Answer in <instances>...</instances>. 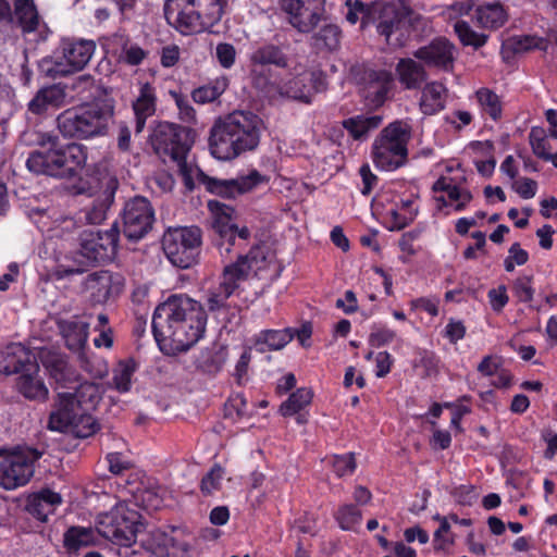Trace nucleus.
<instances>
[{"mask_svg": "<svg viewBox=\"0 0 557 557\" xmlns=\"http://www.w3.org/2000/svg\"><path fill=\"white\" fill-rule=\"evenodd\" d=\"M325 0H281L288 22L300 33L313 30L321 21Z\"/></svg>", "mask_w": 557, "mask_h": 557, "instance_id": "nucleus-15", "label": "nucleus"}, {"mask_svg": "<svg viewBox=\"0 0 557 557\" xmlns=\"http://www.w3.org/2000/svg\"><path fill=\"white\" fill-rule=\"evenodd\" d=\"M207 314L202 305L186 295H173L159 305L152 317V331L162 350L185 351L203 335Z\"/></svg>", "mask_w": 557, "mask_h": 557, "instance_id": "nucleus-2", "label": "nucleus"}, {"mask_svg": "<svg viewBox=\"0 0 557 557\" xmlns=\"http://www.w3.org/2000/svg\"><path fill=\"white\" fill-rule=\"evenodd\" d=\"M65 91L59 85L41 88L28 103V109L35 114H41L48 109L60 108L64 104Z\"/></svg>", "mask_w": 557, "mask_h": 557, "instance_id": "nucleus-33", "label": "nucleus"}, {"mask_svg": "<svg viewBox=\"0 0 557 557\" xmlns=\"http://www.w3.org/2000/svg\"><path fill=\"white\" fill-rule=\"evenodd\" d=\"M473 3L469 0L457 1L442 11V16L446 22L454 23V30L463 46H471L475 49L484 46L487 36L472 29L468 22L462 17L471 13Z\"/></svg>", "mask_w": 557, "mask_h": 557, "instance_id": "nucleus-17", "label": "nucleus"}, {"mask_svg": "<svg viewBox=\"0 0 557 557\" xmlns=\"http://www.w3.org/2000/svg\"><path fill=\"white\" fill-rule=\"evenodd\" d=\"M435 193L443 191L447 195L445 197H436L438 208H450L455 212L463 211L472 201V194L469 189L458 186L454 183L451 177L441 176L433 185Z\"/></svg>", "mask_w": 557, "mask_h": 557, "instance_id": "nucleus-21", "label": "nucleus"}, {"mask_svg": "<svg viewBox=\"0 0 557 557\" xmlns=\"http://www.w3.org/2000/svg\"><path fill=\"white\" fill-rule=\"evenodd\" d=\"M529 260V253L521 248L519 243H515L508 250V256L504 260V267L507 272H512L517 265H523Z\"/></svg>", "mask_w": 557, "mask_h": 557, "instance_id": "nucleus-53", "label": "nucleus"}, {"mask_svg": "<svg viewBox=\"0 0 557 557\" xmlns=\"http://www.w3.org/2000/svg\"><path fill=\"white\" fill-rule=\"evenodd\" d=\"M208 209L212 215V227L216 234V247L221 257L227 258L233 252L237 253V260L240 251L250 239V230L247 226L238 227L234 223L235 210L218 200H209Z\"/></svg>", "mask_w": 557, "mask_h": 557, "instance_id": "nucleus-9", "label": "nucleus"}, {"mask_svg": "<svg viewBox=\"0 0 557 557\" xmlns=\"http://www.w3.org/2000/svg\"><path fill=\"white\" fill-rule=\"evenodd\" d=\"M487 297L490 305L495 312H500L509 301L505 285H499L497 288L490 289Z\"/></svg>", "mask_w": 557, "mask_h": 557, "instance_id": "nucleus-56", "label": "nucleus"}, {"mask_svg": "<svg viewBox=\"0 0 557 557\" xmlns=\"http://www.w3.org/2000/svg\"><path fill=\"white\" fill-rule=\"evenodd\" d=\"M61 149L63 164L67 176H72L82 169L87 160L86 148L79 144H70Z\"/></svg>", "mask_w": 557, "mask_h": 557, "instance_id": "nucleus-42", "label": "nucleus"}, {"mask_svg": "<svg viewBox=\"0 0 557 557\" xmlns=\"http://www.w3.org/2000/svg\"><path fill=\"white\" fill-rule=\"evenodd\" d=\"M261 181V175L253 171L249 175L232 181L211 180L209 189L225 197H235L251 190Z\"/></svg>", "mask_w": 557, "mask_h": 557, "instance_id": "nucleus-31", "label": "nucleus"}, {"mask_svg": "<svg viewBox=\"0 0 557 557\" xmlns=\"http://www.w3.org/2000/svg\"><path fill=\"white\" fill-rule=\"evenodd\" d=\"M512 293L520 302H531L535 295L533 275L523 274L512 282Z\"/></svg>", "mask_w": 557, "mask_h": 557, "instance_id": "nucleus-49", "label": "nucleus"}, {"mask_svg": "<svg viewBox=\"0 0 557 557\" xmlns=\"http://www.w3.org/2000/svg\"><path fill=\"white\" fill-rule=\"evenodd\" d=\"M114 235L106 233H84L81 238V252L90 261H99L107 256L109 246L114 248Z\"/></svg>", "mask_w": 557, "mask_h": 557, "instance_id": "nucleus-30", "label": "nucleus"}, {"mask_svg": "<svg viewBox=\"0 0 557 557\" xmlns=\"http://www.w3.org/2000/svg\"><path fill=\"white\" fill-rule=\"evenodd\" d=\"M466 335V326L461 321L450 319L445 327V336L450 343L456 344Z\"/></svg>", "mask_w": 557, "mask_h": 557, "instance_id": "nucleus-62", "label": "nucleus"}, {"mask_svg": "<svg viewBox=\"0 0 557 557\" xmlns=\"http://www.w3.org/2000/svg\"><path fill=\"white\" fill-rule=\"evenodd\" d=\"M474 20L479 26L494 29L505 24L507 13L498 2L484 3L475 9Z\"/></svg>", "mask_w": 557, "mask_h": 557, "instance_id": "nucleus-37", "label": "nucleus"}, {"mask_svg": "<svg viewBox=\"0 0 557 557\" xmlns=\"http://www.w3.org/2000/svg\"><path fill=\"white\" fill-rule=\"evenodd\" d=\"M338 478L350 475L356 469V460L354 454L334 455L325 459Z\"/></svg>", "mask_w": 557, "mask_h": 557, "instance_id": "nucleus-47", "label": "nucleus"}, {"mask_svg": "<svg viewBox=\"0 0 557 557\" xmlns=\"http://www.w3.org/2000/svg\"><path fill=\"white\" fill-rule=\"evenodd\" d=\"M411 125L404 120L389 123L372 144V160L382 171H394L407 162Z\"/></svg>", "mask_w": 557, "mask_h": 557, "instance_id": "nucleus-8", "label": "nucleus"}, {"mask_svg": "<svg viewBox=\"0 0 557 557\" xmlns=\"http://www.w3.org/2000/svg\"><path fill=\"white\" fill-rule=\"evenodd\" d=\"M473 98L482 116H487L494 122L503 117V99L494 90L481 87L474 91Z\"/></svg>", "mask_w": 557, "mask_h": 557, "instance_id": "nucleus-35", "label": "nucleus"}, {"mask_svg": "<svg viewBox=\"0 0 557 557\" xmlns=\"http://www.w3.org/2000/svg\"><path fill=\"white\" fill-rule=\"evenodd\" d=\"M215 57L222 67L231 69L236 60V49L233 45L227 42L218 44Z\"/></svg>", "mask_w": 557, "mask_h": 557, "instance_id": "nucleus-54", "label": "nucleus"}, {"mask_svg": "<svg viewBox=\"0 0 557 557\" xmlns=\"http://www.w3.org/2000/svg\"><path fill=\"white\" fill-rule=\"evenodd\" d=\"M42 363L60 387L58 400L50 413L49 429L58 432H72L77 437H88L97 431L90 411L99 400L98 387L89 382L78 383L73 369L59 354H47Z\"/></svg>", "mask_w": 557, "mask_h": 557, "instance_id": "nucleus-1", "label": "nucleus"}, {"mask_svg": "<svg viewBox=\"0 0 557 557\" xmlns=\"http://www.w3.org/2000/svg\"><path fill=\"white\" fill-rule=\"evenodd\" d=\"M201 245L202 232L197 226L170 227L162 238L168 259L181 269H188L198 262Z\"/></svg>", "mask_w": 557, "mask_h": 557, "instance_id": "nucleus-11", "label": "nucleus"}, {"mask_svg": "<svg viewBox=\"0 0 557 557\" xmlns=\"http://www.w3.org/2000/svg\"><path fill=\"white\" fill-rule=\"evenodd\" d=\"M225 472L220 466H214L202 479L201 491L206 494H212L222 486Z\"/></svg>", "mask_w": 557, "mask_h": 557, "instance_id": "nucleus-52", "label": "nucleus"}, {"mask_svg": "<svg viewBox=\"0 0 557 557\" xmlns=\"http://www.w3.org/2000/svg\"><path fill=\"white\" fill-rule=\"evenodd\" d=\"M62 504V496L49 488L33 493L27 498L26 508L40 521H46L55 508Z\"/></svg>", "mask_w": 557, "mask_h": 557, "instance_id": "nucleus-26", "label": "nucleus"}, {"mask_svg": "<svg viewBox=\"0 0 557 557\" xmlns=\"http://www.w3.org/2000/svg\"><path fill=\"white\" fill-rule=\"evenodd\" d=\"M382 116L376 114H359L343 121V127L355 140L367 139L369 134L380 127Z\"/></svg>", "mask_w": 557, "mask_h": 557, "instance_id": "nucleus-34", "label": "nucleus"}, {"mask_svg": "<svg viewBox=\"0 0 557 557\" xmlns=\"http://www.w3.org/2000/svg\"><path fill=\"white\" fill-rule=\"evenodd\" d=\"M394 86L392 73L380 70L370 71L367 74V82L363 87V97L373 107L382 106L388 98V95Z\"/></svg>", "mask_w": 557, "mask_h": 557, "instance_id": "nucleus-23", "label": "nucleus"}, {"mask_svg": "<svg viewBox=\"0 0 557 557\" xmlns=\"http://www.w3.org/2000/svg\"><path fill=\"white\" fill-rule=\"evenodd\" d=\"M312 396L311 389L305 387L298 388L281 405V413L284 417L296 414L311 403Z\"/></svg>", "mask_w": 557, "mask_h": 557, "instance_id": "nucleus-44", "label": "nucleus"}, {"mask_svg": "<svg viewBox=\"0 0 557 557\" xmlns=\"http://www.w3.org/2000/svg\"><path fill=\"white\" fill-rule=\"evenodd\" d=\"M87 289L95 302H104L123 290L124 282L121 275L109 271L92 273L87 280Z\"/></svg>", "mask_w": 557, "mask_h": 557, "instance_id": "nucleus-22", "label": "nucleus"}, {"mask_svg": "<svg viewBox=\"0 0 557 557\" xmlns=\"http://www.w3.org/2000/svg\"><path fill=\"white\" fill-rule=\"evenodd\" d=\"M157 96L156 89L149 83L139 85L138 94L133 101V110L136 120V133L143 132L148 117L156 112Z\"/></svg>", "mask_w": 557, "mask_h": 557, "instance_id": "nucleus-25", "label": "nucleus"}, {"mask_svg": "<svg viewBox=\"0 0 557 557\" xmlns=\"http://www.w3.org/2000/svg\"><path fill=\"white\" fill-rule=\"evenodd\" d=\"M58 138L48 133H39L37 134L36 143L40 146L49 145L50 148V159L51 164L48 168V175L50 176H67L65 171V164H63V157L61 153V149H54Z\"/></svg>", "mask_w": 557, "mask_h": 557, "instance_id": "nucleus-41", "label": "nucleus"}, {"mask_svg": "<svg viewBox=\"0 0 557 557\" xmlns=\"http://www.w3.org/2000/svg\"><path fill=\"white\" fill-rule=\"evenodd\" d=\"M96 46L92 40L63 39L60 50L42 62V70L51 77L65 76L83 70L90 61Z\"/></svg>", "mask_w": 557, "mask_h": 557, "instance_id": "nucleus-13", "label": "nucleus"}, {"mask_svg": "<svg viewBox=\"0 0 557 557\" xmlns=\"http://www.w3.org/2000/svg\"><path fill=\"white\" fill-rule=\"evenodd\" d=\"M345 4L347 8L346 20L352 25L360 21L361 26L364 27L373 17V10L359 0H347Z\"/></svg>", "mask_w": 557, "mask_h": 557, "instance_id": "nucleus-48", "label": "nucleus"}, {"mask_svg": "<svg viewBox=\"0 0 557 557\" xmlns=\"http://www.w3.org/2000/svg\"><path fill=\"white\" fill-rule=\"evenodd\" d=\"M294 338L293 329L264 330L255 339V347L259 352L280 350Z\"/></svg>", "mask_w": 557, "mask_h": 557, "instance_id": "nucleus-36", "label": "nucleus"}, {"mask_svg": "<svg viewBox=\"0 0 557 557\" xmlns=\"http://www.w3.org/2000/svg\"><path fill=\"white\" fill-rule=\"evenodd\" d=\"M456 46L445 37H437L418 48L413 52V58L421 61L425 66L435 67L449 72L454 67L456 60Z\"/></svg>", "mask_w": 557, "mask_h": 557, "instance_id": "nucleus-18", "label": "nucleus"}, {"mask_svg": "<svg viewBox=\"0 0 557 557\" xmlns=\"http://www.w3.org/2000/svg\"><path fill=\"white\" fill-rule=\"evenodd\" d=\"M418 212L417 199L413 197L401 199L395 209L389 211L392 230H401L413 221Z\"/></svg>", "mask_w": 557, "mask_h": 557, "instance_id": "nucleus-40", "label": "nucleus"}, {"mask_svg": "<svg viewBox=\"0 0 557 557\" xmlns=\"http://www.w3.org/2000/svg\"><path fill=\"white\" fill-rule=\"evenodd\" d=\"M134 367L128 362H120L113 370L111 385L119 393H126L131 389Z\"/></svg>", "mask_w": 557, "mask_h": 557, "instance_id": "nucleus-46", "label": "nucleus"}, {"mask_svg": "<svg viewBox=\"0 0 557 557\" xmlns=\"http://www.w3.org/2000/svg\"><path fill=\"white\" fill-rule=\"evenodd\" d=\"M500 361L496 356H485L478 364V372L484 376H494L499 370Z\"/></svg>", "mask_w": 557, "mask_h": 557, "instance_id": "nucleus-61", "label": "nucleus"}, {"mask_svg": "<svg viewBox=\"0 0 557 557\" xmlns=\"http://www.w3.org/2000/svg\"><path fill=\"white\" fill-rule=\"evenodd\" d=\"M263 128L262 120L249 111H234L218 120L210 131L209 145L214 158L228 161L255 150Z\"/></svg>", "mask_w": 557, "mask_h": 557, "instance_id": "nucleus-3", "label": "nucleus"}, {"mask_svg": "<svg viewBox=\"0 0 557 557\" xmlns=\"http://www.w3.org/2000/svg\"><path fill=\"white\" fill-rule=\"evenodd\" d=\"M140 519L138 511L132 509L127 503H120L97 517L96 530L102 537L128 546L144 529Z\"/></svg>", "mask_w": 557, "mask_h": 557, "instance_id": "nucleus-10", "label": "nucleus"}, {"mask_svg": "<svg viewBox=\"0 0 557 557\" xmlns=\"http://www.w3.org/2000/svg\"><path fill=\"white\" fill-rule=\"evenodd\" d=\"M250 63L252 66L251 72L257 73L258 66H263L268 64L285 67L287 65V60L285 54L278 47L274 45H264L262 47L257 48L250 54Z\"/></svg>", "mask_w": 557, "mask_h": 557, "instance_id": "nucleus-38", "label": "nucleus"}, {"mask_svg": "<svg viewBox=\"0 0 557 557\" xmlns=\"http://www.w3.org/2000/svg\"><path fill=\"white\" fill-rule=\"evenodd\" d=\"M392 363V356L387 351L379 352L375 357V375L384 377L391 371Z\"/></svg>", "mask_w": 557, "mask_h": 557, "instance_id": "nucleus-64", "label": "nucleus"}, {"mask_svg": "<svg viewBox=\"0 0 557 557\" xmlns=\"http://www.w3.org/2000/svg\"><path fill=\"white\" fill-rule=\"evenodd\" d=\"M190 541L186 539L184 530L173 529L171 533L159 530L151 533L149 547L160 556L174 555L185 557L190 549Z\"/></svg>", "mask_w": 557, "mask_h": 557, "instance_id": "nucleus-20", "label": "nucleus"}, {"mask_svg": "<svg viewBox=\"0 0 557 557\" xmlns=\"http://www.w3.org/2000/svg\"><path fill=\"white\" fill-rule=\"evenodd\" d=\"M507 46L516 53L525 52L532 49L546 50L547 40L535 35H520L509 38Z\"/></svg>", "mask_w": 557, "mask_h": 557, "instance_id": "nucleus-45", "label": "nucleus"}, {"mask_svg": "<svg viewBox=\"0 0 557 557\" xmlns=\"http://www.w3.org/2000/svg\"><path fill=\"white\" fill-rule=\"evenodd\" d=\"M50 164V149L48 151H34L26 160L27 169L36 174L48 175V168Z\"/></svg>", "mask_w": 557, "mask_h": 557, "instance_id": "nucleus-51", "label": "nucleus"}, {"mask_svg": "<svg viewBox=\"0 0 557 557\" xmlns=\"http://www.w3.org/2000/svg\"><path fill=\"white\" fill-rule=\"evenodd\" d=\"M162 493L159 486L137 487L133 494L134 503L146 510H157L162 505Z\"/></svg>", "mask_w": 557, "mask_h": 557, "instance_id": "nucleus-43", "label": "nucleus"}, {"mask_svg": "<svg viewBox=\"0 0 557 557\" xmlns=\"http://www.w3.org/2000/svg\"><path fill=\"white\" fill-rule=\"evenodd\" d=\"M449 530V520L441 519L440 528L434 532V542L436 548H443L446 544L453 543V539L448 536Z\"/></svg>", "mask_w": 557, "mask_h": 557, "instance_id": "nucleus-63", "label": "nucleus"}, {"mask_svg": "<svg viewBox=\"0 0 557 557\" xmlns=\"http://www.w3.org/2000/svg\"><path fill=\"white\" fill-rule=\"evenodd\" d=\"M530 144L533 150V153L544 160H548L550 153H549V147L547 140L540 136L539 132L535 129H532L530 133Z\"/></svg>", "mask_w": 557, "mask_h": 557, "instance_id": "nucleus-59", "label": "nucleus"}, {"mask_svg": "<svg viewBox=\"0 0 557 557\" xmlns=\"http://www.w3.org/2000/svg\"><path fill=\"white\" fill-rule=\"evenodd\" d=\"M59 327L66 347L82 355L88 339L89 322L78 319L65 320L59 323Z\"/></svg>", "mask_w": 557, "mask_h": 557, "instance_id": "nucleus-28", "label": "nucleus"}, {"mask_svg": "<svg viewBox=\"0 0 557 557\" xmlns=\"http://www.w3.org/2000/svg\"><path fill=\"white\" fill-rule=\"evenodd\" d=\"M154 212L144 197H135L126 202L123 212L124 234L129 239H140L151 228Z\"/></svg>", "mask_w": 557, "mask_h": 557, "instance_id": "nucleus-16", "label": "nucleus"}, {"mask_svg": "<svg viewBox=\"0 0 557 557\" xmlns=\"http://www.w3.org/2000/svg\"><path fill=\"white\" fill-rule=\"evenodd\" d=\"M225 5V0H168L164 16L180 34L197 35L221 21Z\"/></svg>", "mask_w": 557, "mask_h": 557, "instance_id": "nucleus-4", "label": "nucleus"}, {"mask_svg": "<svg viewBox=\"0 0 557 557\" xmlns=\"http://www.w3.org/2000/svg\"><path fill=\"white\" fill-rule=\"evenodd\" d=\"M194 144V132L169 122L160 123L151 136V145L160 157H169L176 162L180 171L187 174V153Z\"/></svg>", "mask_w": 557, "mask_h": 557, "instance_id": "nucleus-12", "label": "nucleus"}, {"mask_svg": "<svg viewBox=\"0 0 557 557\" xmlns=\"http://www.w3.org/2000/svg\"><path fill=\"white\" fill-rule=\"evenodd\" d=\"M269 264L263 247H252L247 256L239 257L238 261L224 267L219 286L211 289L207 296V305L211 311L219 310L225 306L226 300L239 287V283L249 277L250 274L258 275Z\"/></svg>", "mask_w": 557, "mask_h": 557, "instance_id": "nucleus-7", "label": "nucleus"}, {"mask_svg": "<svg viewBox=\"0 0 557 557\" xmlns=\"http://www.w3.org/2000/svg\"><path fill=\"white\" fill-rule=\"evenodd\" d=\"M16 388L24 397L33 400H45L48 396V388L39 375L37 366H30L20 374Z\"/></svg>", "mask_w": 557, "mask_h": 557, "instance_id": "nucleus-32", "label": "nucleus"}, {"mask_svg": "<svg viewBox=\"0 0 557 557\" xmlns=\"http://www.w3.org/2000/svg\"><path fill=\"white\" fill-rule=\"evenodd\" d=\"M397 78L405 89H418L426 81L425 65L411 58L400 59L395 67Z\"/></svg>", "mask_w": 557, "mask_h": 557, "instance_id": "nucleus-27", "label": "nucleus"}, {"mask_svg": "<svg viewBox=\"0 0 557 557\" xmlns=\"http://www.w3.org/2000/svg\"><path fill=\"white\" fill-rule=\"evenodd\" d=\"M41 453L34 448H18L0 460V487L14 491L27 485L35 473Z\"/></svg>", "mask_w": 557, "mask_h": 557, "instance_id": "nucleus-14", "label": "nucleus"}, {"mask_svg": "<svg viewBox=\"0 0 557 557\" xmlns=\"http://www.w3.org/2000/svg\"><path fill=\"white\" fill-rule=\"evenodd\" d=\"M323 88L321 74L304 70L295 77L283 82L277 87V92L280 96L309 103L313 95Z\"/></svg>", "mask_w": 557, "mask_h": 557, "instance_id": "nucleus-19", "label": "nucleus"}, {"mask_svg": "<svg viewBox=\"0 0 557 557\" xmlns=\"http://www.w3.org/2000/svg\"><path fill=\"white\" fill-rule=\"evenodd\" d=\"M171 95L178 109L181 120H183L184 122H194L196 119V112L187 97L178 92H171Z\"/></svg>", "mask_w": 557, "mask_h": 557, "instance_id": "nucleus-57", "label": "nucleus"}, {"mask_svg": "<svg viewBox=\"0 0 557 557\" xmlns=\"http://www.w3.org/2000/svg\"><path fill=\"white\" fill-rule=\"evenodd\" d=\"M397 337V334L395 331L386 327V326H377L373 329L369 336V343L372 346L381 347L384 345H387L395 341Z\"/></svg>", "mask_w": 557, "mask_h": 557, "instance_id": "nucleus-55", "label": "nucleus"}, {"mask_svg": "<svg viewBox=\"0 0 557 557\" xmlns=\"http://www.w3.org/2000/svg\"><path fill=\"white\" fill-rule=\"evenodd\" d=\"M448 99V88L441 82L426 83L421 88L419 109L424 115H434L443 111Z\"/></svg>", "mask_w": 557, "mask_h": 557, "instance_id": "nucleus-24", "label": "nucleus"}, {"mask_svg": "<svg viewBox=\"0 0 557 557\" xmlns=\"http://www.w3.org/2000/svg\"><path fill=\"white\" fill-rule=\"evenodd\" d=\"M361 519V511L352 505H343L336 513V520L343 530H356Z\"/></svg>", "mask_w": 557, "mask_h": 557, "instance_id": "nucleus-50", "label": "nucleus"}, {"mask_svg": "<svg viewBox=\"0 0 557 557\" xmlns=\"http://www.w3.org/2000/svg\"><path fill=\"white\" fill-rule=\"evenodd\" d=\"M96 543V535L92 529L85 527H71L63 536L64 547L70 553H76L82 548Z\"/></svg>", "mask_w": 557, "mask_h": 557, "instance_id": "nucleus-39", "label": "nucleus"}, {"mask_svg": "<svg viewBox=\"0 0 557 557\" xmlns=\"http://www.w3.org/2000/svg\"><path fill=\"white\" fill-rule=\"evenodd\" d=\"M372 18L377 33L393 48L405 46L411 32L425 34L431 30V21L404 2L386 3L374 9Z\"/></svg>", "mask_w": 557, "mask_h": 557, "instance_id": "nucleus-5", "label": "nucleus"}, {"mask_svg": "<svg viewBox=\"0 0 557 557\" xmlns=\"http://www.w3.org/2000/svg\"><path fill=\"white\" fill-rule=\"evenodd\" d=\"M13 20H16L23 34L35 33L45 25L34 0H13Z\"/></svg>", "mask_w": 557, "mask_h": 557, "instance_id": "nucleus-29", "label": "nucleus"}, {"mask_svg": "<svg viewBox=\"0 0 557 557\" xmlns=\"http://www.w3.org/2000/svg\"><path fill=\"white\" fill-rule=\"evenodd\" d=\"M513 190L523 199H531L536 195L537 183L529 177H521L512 185Z\"/></svg>", "mask_w": 557, "mask_h": 557, "instance_id": "nucleus-58", "label": "nucleus"}, {"mask_svg": "<svg viewBox=\"0 0 557 557\" xmlns=\"http://www.w3.org/2000/svg\"><path fill=\"white\" fill-rule=\"evenodd\" d=\"M319 39L327 49H335L339 42V29L336 25H325L319 32Z\"/></svg>", "mask_w": 557, "mask_h": 557, "instance_id": "nucleus-60", "label": "nucleus"}, {"mask_svg": "<svg viewBox=\"0 0 557 557\" xmlns=\"http://www.w3.org/2000/svg\"><path fill=\"white\" fill-rule=\"evenodd\" d=\"M113 113L110 102L95 101L63 111L57 117V125L65 138L91 139L107 135Z\"/></svg>", "mask_w": 557, "mask_h": 557, "instance_id": "nucleus-6", "label": "nucleus"}]
</instances>
